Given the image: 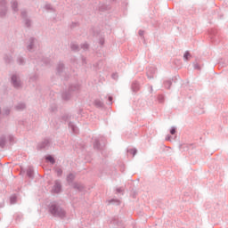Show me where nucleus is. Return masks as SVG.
Listing matches in <instances>:
<instances>
[{
  "instance_id": "f257e3e1",
  "label": "nucleus",
  "mask_w": 228,
  "mask_h": 228,
  "mask_svg": "<svg viewBox=\"0 0 228 228\" xmlns=\"http://www.w3.org/2000/svg\"><path fill=\"white\" fill-rule=\"evenodd\" d=\"M48 211L52 216H55L57 218H65L67 215L64 209L56 201L50 203L48 206Z\"/></svg>"
},
{
  "instance_id": "f03ea898",
  "label": "nucleus",
  "mask_w": 228,
  "mask_h": 228,
  "mask_svg": "<svg viewBox=\"0 0 228 228\" xmlns=\"http://www.w3.org/2000/svg\"><path fill=\"white\" fill-rule=\"evenodd\" d=\"M79 92V85H71L68 90V92H65L62 94V99L63 101H69L72 97V95H75Z\"/></svg>"
},
{
  "instance_id": "7ed1b4c3",
  "label": "nucleus",
  "mask_w": 228,
  "mask_h": 228,
  "mask_svg": "<svg viewBox=\"0 0 228 228\" xmlns=\"http://www.w3.org/2000/svg\"><path fill=\"white\" fill-rule=\"evenodd\" d=\"M74 179H76V175H74V174H72V173H70L67 176V181H68L69 184L73 186V188L75 190H78V191H82L83 188H84L83 184L77 183H74Z\"/></svg>"
},
{
  "instance_id": "20e7f679",
  "label": "nucleus",
  "mask_w": 228,
  "mask_h": 228,
  "mask_svg": "<svg viewBox=\"0 0 228 228\" xmlns=\"http://www.w3.org/2000/svg\"><path fill=\"white\" fill-rule=\"evenodd\" d=\"M104 145H106V137L100 136L94 139V149H96V151H101Z\"/></svg>"
},
{
  "instance_id": "39448f33",
  "label": "nucleus",
  "mask_w": 228,
  "mask_h": 228,
  "mask_svg": "<svg viewBox=\"0 0 228 228\" xmlns=\"http://www.w3.org/2000/svg\"><path fill=\"white\" fill-rule=\"evenodd\" d=\"M9 141L10 143H13L15 141V137L12 134L6 135H1L0 136V147L4 148V145H6V141Z\"/></svg>"
},
{
  "instance_id": "423d86ee",
  "label": "nucleus",
  "mask_w": 228,
  "mask_h": 228,
  "mask_svg": "<svg viewBox=\"0 0 228 228\" xmlns=\"http://www.w3.org/2000/svg\"><path fill=\"white\" fill-rule=\"evenodd\" d=\"M8 13V2L0 0V17H5Z\"/></svg>"
},
{
  "instance_id": "0eeeda50",
  "label": "nucleus",
  "mask_w": 228,
  "mask_h": 228,
  "mask_svg": "<svg viewBox=\"0 0 228 228\" xmlns=\"http://www.w3.org/2000/svg\"><path fill=\"white\" fill-rule=\"evenodd\" d=\"M11 83L14 88H20L22 86V82H20V77L17 74H13L11 77Z\"/></svg>"
},
{
  "instance_id": "6e6552de",
  "label": "nucleus",
  "mask_w": 228,
  "mask_h": 228,
  "mask_svg": "<svg viewBox=\"0 0 228 228\" xmlns=\"http://www.w3.org/2000/svg\"><path fill=\"white\" fill-rule=\"evenodd\" d=\"M34 60L38 65H47L49 63V59L44 58L42 53H38Z\"/></svg>"
},
{
  "instance_id": "1a4fd4ad",
  "label": "nucleus",
  "mask_w": 228,
  "mask_h": 228,
  "mask_svg": "<svg viewBox=\"0 0 228 228\" xmlns=\"http://www.w3.org/2000/svg\"><path fill=\"white\" fill-rule=\"evenodd\" d=\"M51 146V142L49 139H45L43 142H39L37 145L38 151H44L49 149Z\"/></svg>"
},
{
  "instance_id": "9d476101",
  "label": "nucleus",
  "mask_w": 228,
  "mask_h": 228,
  "mask_svg": "<svg viewBox=\"0 0 228 228\" xmlns=\"http://www.w3.org/2000/svg\"><path fill=\"white\" fill-rule=\"evenodd\" d=\"M156 72H158V69H156L155 67L151 66L147 69L146 76L148 79H154L156 76Z\"/></svg>"
},
{
  "instance_id": "9b49d317",
  "label": "nucleus",
  "mask_w": 228,
  "mask_h": 228,
  "mask_svg": "<svg viewBox=\"0 0 228 228\" xmlns=\"http://www.w3.org/2000/svg\"><path fill=\"white\" fill-rule=\"evenodd\" d=\"M21 17L24 19V24L27 28H31V20L28 19V12L26 10L21 11Z\"/></svg>"
},
{
  "instance_id": "f8f14e48",
  "label": "nucleus",
  "mask_w": 228,
  "mask_h": 228,
  "mask_svg": "<svg viewBox=\"0 0 228 228\" xmlns=\"http://www.w3.org/2000/svg\"><path fill=\"white\" fill-rule=\"evenodd\" d=\"M53 193H60L61 191V183L59 180L54 182V185L52 189Z\"/></svg>"
},
{
  "instance_id": "ddd939ff",
  "label": "nucleus",
  "mask_w": 228,
  "mask_h": 228,
  "mask_svg": "<svg viewBox=\"0 0 228 228\" xmlns=\"http://www.w3.org/2000/svg\"><path fill=\"white\" fill-rule=\"evenodd\" d=\"M69 129L73 133V134H77L79 133V128L73 122L69 123Z\"/></svg>"
},
{
  "instance_id": "4468645a",
  "label": "nucleus",
  "mask_w": 228,
  "mask_h": 228,
  "mask_svg": "<svg viewBox=\"0 0 228 228\" xmlns=\"http://www.w3.org/2000/svg\"><path fill=\"white\" fill-rule=\"evenodd\" d=\"M64 70H65V65L62 62H59L57 66V74H59V76H63Z\"/></svg>"
},
{
  "instance_id": "2eb2a0df",
  "label": "nucleus",
  "mask_w": 228,
  "mask_h": 228,
  "mask_svg": "<svg viewBox=\"0 0 228 228\" xmlns=\"http://www.w3.org/2000/svg\"><path fill=\"white\" fill-rule=\"evenodd\" d=\"M14 108L17 111H24L26 110V103L19 102Z\"/></svg>"
},
{
  "instance_id": "dca6fc26",
  "label": "nucleus",
  "mask_w": 228,
  "mask_h": 228,
  "mask_svg": "<svg viewBox=\"0 0 228 228\" xmlns=\"http://www.w3.org/2000/svg\"><path fill=\"white\" fill-rule=\"evenodd\" d=\"M11 6L14 12H19V3L17 2V0H12L11 2Z\"/></svg>"
},
{
  "instance_id": "f3484780",
  "label": "nucleus",
  "mask_w": 228,
  "mask_h": 228,
  "mask_svg": "<svg viewBox=\"0 0 228 228\" xmlns=\"http://www.w3.org/2000/svg\"><path fill=\"white\" fill-rule=\"evenodd\" d=\"M37 42V39L34 37L29 38V45L27 46L28 51H31L33 47H35V43Z\"/></svg>"
},
{
  "instance_id": "a211bd4d",
  "label": "nucleus",
  "mask_w": 228,
  "mask_h": 228,
  "mask_svg": "<svg viewBox=\"0 0 228 228\" xmlns=\"http://www.w3.org/2000/svg\"><path fill=\"white\" fill-rule=\"evenodd\" d=\"M12 111V109L9 107H5L4 108L3 111L1 110L0 108V115H3L4 117H8V115H10V112Z\"/></svg>"
},
{
  "instance_id": "6ab92c4d",
  "label": "nucleus",
  "mask_w": 228,
  "mask_h": 228,
  "mask_svg": "<svg viewBox=\"0 0 228 228\" xmlns=\"http://www.w3.org/2000/svg\"><path fill=\"white\" fill-rule=\"evenodd\" d=\"M43 8L44 10H45V12H55L54 7H53L51 4H45Z\"/></svg>"
},
{
  "instance_id": "aec40b11",
  "label": "nucleus",
  "mask_w": 228,
  "mask_h": 228,
  "mask_svg": "<svg viewBox=\"0 0 228 228\" xmlns=\"http://www.w3.org/2000/svg\"><path fill=\"white\" fill-rule=\"evenodd\" d=\"M138 90H140V84L136 81H134L132 83V91L133 92H138Z\"/></svg>"
},
{
  "instance_id": "412c9836",
  "label": "nucleus",
  "mask_w": 228,
  "mask_h": 228,
  "mask_svg": "<svg viewBox=\"0 0 228 228\" xmlns=\"http://www.w3.org/2000/svg\"><path fill=\"white\" fill-rule=\"evenodd\" d=\"M46 161H49L52 165H54L56 163V160L54 159V157L49 155L45 158Z\"/></svg>"
},
{
  "instance_id": "4be33fe9",
  "label": "nucleus",
  "mask_w": 228,
  "mask_h": 228,
  "mask_svg": "<svg viewBox=\"0 0 228 228\" xmlns=\"http://www.w3.org/2000/svg\"><path fill=\"white\" fill-rule=\"evenodd\" d=\"M33 174H34L33 167H28L27 170L28 177H29L30 179H33Z\"/></svg>"
},
{
  "instance_id": "5701e85b",
  "label": "nucleus",
  "mask_w": 228,
  "mask_h": 228,
  "mask_svg": "<svg viewBox=\"0 0 228 228\" xmlns=\"http://www.w3.org/2000/svg\"><path fill=\"white\" fill-rule=\"evenodd\" d=\"M38 79V74L34 73L29 77V83H33V81H37Z\"/></svg>"
},
{
  "instance_id": "b1692460",
  "label": "nucleus",
  "mask_w": 228,
  "mask_h": 228,
  "mask_svg": "<svg viewBox=\"0 0 228 228\" xmlns=\"http://www.w3.org/2000/svg\"><path fill=\"white\" fill-rule=\"evenodd\" d=\"M94 105L96 106V108H102V106H104V103L101 100H95Z\"/></svg>"
},
{
  "instance_id": "393cba45",
  "label": "nucleus",
  "mask_w": 228,
  "mask_h": 228,
  "mask_svg": "<svg viewBox=\"0 0 228 228\" xmlns=\"http://www.w3.org/2000/svg\"><path fill=\"white\" fill-rule=\"evenodd\" d=\"M70 47L71 51H79V45L76 43H71Z\"/></svg>"
},
{
  "instance_id": "a878e982",
  "label": "nucleus",
  "mask_w": 228,
  "mask_h": 228,
  "mask_svg": "<svg viewBox=\"0 0 228 228\" xmlns=\"http://www.w3.org/2000/svg\"><path fill=\"white\" fill-rule=\"evenodd\" d=\"M4 61H5V63H12V61H13V58H12V56H10V55H5Z\"/></svg>"
},
{
  "instance_id": "bb28decb",
  "label": "nucleus",
  "mask_w": 228,
  "mask_h": 228,
  "mask_svg": "<svg viewBox=\"0 0 228 228\" xmlns=\"http://www.w3.org/2000/svg\"><path fill=\"white\" fill-rule=\"evenodd\" d=\"M164 86H165V88H170V86H172V81L171 80H166L164 82Z\"/></svg>"
},
{
  "instance_id": "cd10ccee",
  "label": "nucleus",
  "mask_w": 228,
  "mask_h": 228,
  "mask_svg": "<svg viewBox=\"0 0 228 228\" xmlns=\"http://www.w3.org/2000/svg\"><path fill=\"white\" fill-rule=\"evenodd\" d=\"M55 172H56L58 177H61V175L63 174V170H61V168L56 167Z\"/></svg>"
},
{
  "instance_id": "c85d7f7f",
  "label": "nucleus",
  "mask_w": 228,
  "mask_h": 228,
  "mask_svg": "<svg viewBox=\"0 0 228 228\" xmlns=\"http://www.w3.org/2000/svg\"><path fill=\"white\" fill-rule=\"evenodd\" d=\"M190 52H185L184 54H183V60L184 61H188V60H190Z\"/></svg>"
},
{
  "instance_id": "c756f323",
  "label": "nucleus",
  "mask_w": 228,
  "mask_h": 228,
  "mask_svg": "<svg viewBox=\"0 0 228 228\" xmlns=\"http://www.w3.org/2000/svg\"><path fill=\"white\" fill-rule=\"evenodd\" d=\"M15 202H17V196L16 195H12L10 198V203L11 204H15Z\"/></svg>"
},
{
  "instance_id": "7c9ffc66",
  "label": "nucleus",
  "mask_w": 228,
  "mask_h": 228,
  "mask_svg": "<svg viewBox=\"0 0 228 228\" xmlns=\"http://www.w3.org/2000/svg\"><path fill=\"white\" fill-rule=\"evenodd\" d=\"M127 152L128 154H132L133 156H136V149H130V150H127Z\"/></svg>"
},
{
  "instance_id": "2f4dec72",
  "label": "nucleus",
  "mask_w": 228,
  "mask_h": 228,
  "mask_svg": "<svg viewBox=\"0 0 228 228\" xmlns=\"http://www.w3.org/2000/svg\"><path fill=\"white\" fill-rule=\"evenodd\" d=\"M17 63H18L19 65H24V58L19 57V58L17 59Z\"/></svg>"
},
{
  "instance_id": "473e14b6",
  "label": "nucleus",
  "mask_w": 228,
  "mask_h": 228,
  "mask_svg": "<svg viewBox=\"0 0 228 228\" xmlns=\"http://www.w3.org/2000/svg\"><path fill=\"white\" fill-rule=\"evenodd\" d=\"M159 102H165V96L163 94H159L158 97Z\"/></svg>"
},
{
  "instance_id": "72a5a7b5",
  "label": "nucleus",
  "mask_w": 228,
  "mask_h": 228,
  "mask_svg": "<svg viewBox=\"0 0 228 228\" xmlns=\"http://www.w3.org/2000/svg\"><path fill=\"white\" fill-rule=\"evenodd\" d=\"M88 47H89V45L87 43L81 45V48L84 49V51H86V49H88Z\"/></svg>"
},
{
  "instance_id": "f704fd0d",
  "label": "nucleus",
  "mask_w": 228,
  "mask_h": 228,
  "mask_svg": "<svg viewBox=\"0 0 228 228\" xmlns=\"http://www.w3.org/2000/svg\"><path fill=\"white\" fill-rule=\"evenodd\" d=\"M193 67H194L195 70H200V66L199 65V63H194Z\"/></svg>"
},
{
  "instance_id": "c9c22d12",
  "label": "nucleus",
  "mask_w": 228,
  "mask_h": 228,
  "mask_svg": "<svg viewBox=\"0 0 228 228\" xmlns=\"http://www.w3.org/2000/svg\"><path fill=\"white\" fill-rule=\"evenodd\" d=\"M112 79H118V74L113 73L112 74Z\"/></svg>"
},
{
  "instance_id": "e433bc0d",
  "label": "nucleus",
  "mask_w": 228,
  "mask_h": 228,
  "mask_svg": "<svg viewBox=\"0 0 228 228\" xmlns=\"http://www.w3.org/2000/svg\"><path fill=\"white\" fill-rule=\"evenodd\" d=\"M175 133V127L172 126L171 129H170V134H174Z\"/></svg>"
},
{
  "instance_id": "4c0bfd02",
  "label": "nucleus",
  "mask_w": 228,
  "mask_h": 228,
  "mask_svg": "<svg viewBox=\"0 0 228 228\" xmlns=\"http://www.w3.org/2000/svg\"><path fill=\"white\" fill-rule=\"evenodd\" d=\"M110 202V204H111V202H117V204H120V201L119 200H111L110 201H109Z\"/></svg>"
},
{
  "instance_id": "58836bf2",
  "label": "nucleus",
  "mask_w": 228,
  "mask_h": 228,
  "mask_svg": "<svg viewBox=\"0 0 228 228\" xmlns=\"http://www.w3.org/2000/svg\"><path fill=\"white\" fill-rule=\"evenodd\" d=\"M50 111H56V105L50 108Z\"/></svg>"
},
{
  "instance_id": "ea45409f",
  "label": "nucleus",
  "mask_w": 228,
  "mask_h": 228,
  "mask_svg": "<svg viewBox=\"0 0 228 228\" xmlns=\"http://www.w3.org/2000/svg\"><path fill=\"white\" fill-rule=\"evenodd\" d=\"M112 101H113V97L109 96V102H110V104H112Z\"/></svg>"
},
{
  "instance_id": "a19ab883",
  "label": "nucleus",
  "mask_w": 228,
  "mask_h": 228,
  "mask_svg": "<svg viewBox=\"0 0 228 228\" xmlns=\"http://www.w3.org/2000/svg\"><path fill=\"white\" fill-rule=\"evenodd\" d=\"M116 191H117V193H122V188H118V189L116 190Z\"/></svg>"
},
{
  "instance_id": "79ce46f5",
  "label": "nucleus",
  "mask_w": 228,
  "mask_h": 228,
  "mask_svg": "<svg viewBox=\"0 0 228 228\" xmlns=\"http://www.w3.org/2000/svg\"><path fill=\"white\" fill-rule=\"evenodd\" d=\"M143 33H144L143 30H139V36L140 37H143Z\"/></svg>"
},
{
  "instance_id": "37998d69",
  "label": "nucleus",
  "mask_w": 228,
  "mask_h": 228,
  "mask_svg": "<svg viewBox=\"0 0 228 228\" xmlns=\"http://www.w3.org/2000/svg\"><path fill=\"white\" fill-rule=\"evenodd\" d=\"M100 44H101V45H104V39H101Z\"/></svg>"
},
{
  "instance_id": "c03bdc74",
  "label": "nucleus",
  "mask_w": 228,
  "mask_h": 228,
  "mask_svg": "<svg viewBox=\"0 0 228 228\" xmlns=\"http://www.w3.org/2000/svg\"><path fill=\"white\" fill-rule=\"evenodd\" d=\"M210 38L213 40V32H210Z\"/></svg>"
},
{
  "instance_id": "a18cd8bd",
  "label": "nucleus",
  "mask_w": 228,
  "mask_h": 228,
  "mask_svg": "<svg viewBox=\"0 0 228 228\" xmlns=\"http://www.w3.org/2000/svg\"><path fill=\"white\" fill-rule=\"evenodd\" d=\"M166 140H167V141L170 140V135H167V136L166 137Z\"/></svg>"
},
{
  "instance_id": "49530a36",
  "label": "nucleus",
  "mask_w": 228,
  "mask_h": 228,
  "mask_svg": "<svg viewBox=\"0 0 228 228\" xmlns=\"http://www.w3.org/2000/svg\"><path fill=\"white\" fill-rule=\"evenodd\" d=\"M4 203H2V204L0 205V208H4Z\"/></svg>"
},
{
  "instance_id": "de8ad7c7",
  "label": "nucleus",
  "mask_w": 228,
  "mask_h": 228,
  "mask_svg": "<svg viewBox=\"0 0 228 228\" xmlns=\"http://www.w3.org/2000/svg\"><path fill=\"white\" fill-rule=\"evenodd\" d=\"M82 61H83V63H85V61H86V59H85V58H83V59H82Z\"/></svg>"
},
{
  "instance_id": "09e8293b",
  "label": "nucleus",
  "mask_w": 228,
  "mask_h": 228,
  "mask_svg": "<svg viewBox=\"0 0 228 228\" xmlns=\"http://www.w3.org/2000/svg\"><path fill=\"white\" fill-rule=\"evenodd\" d=\"M113 222V224H115L116 222H117V220H114V221H112Z\"/></svg>"
},
{
  "instance_id": "8fccbe9b",
  "label": "nucleus",
  "mask_w": 228,
  "mask_h": 228,
  "mask_svg": "<svg viewBox=\"0 0 228 228\" xmlns=\"http://www.w3.org/2000/svg\"><path fill=\"white\" fill-rule=\"evenodd\" d=\"M151 90H152V86H151Z\"/></svg>"
}]
</instances>
